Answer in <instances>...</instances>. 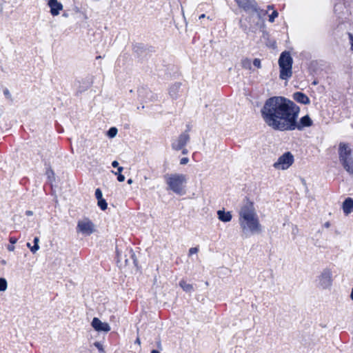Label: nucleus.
Here are the masks:
<instances>
[{"label":"nucleus","instance_id":"obj_27","mask_svg":"<svg viewBox=\"0 0 353 353\" xmlns=\"http://www.w3.org/2000/svg\"><path fill=\"white\" fill-rule=\"evenodd\" d=\"M94 345L101 352H103V345L100 342H94Z\"/></svg>","mask_w":353,"mask_h":353},{"label":"nucleus","instance_id":"obj_7","mask_svg":"<svg viewBox=\"0 0 353 353\" xmlns=\"http://www.w3.org/2000/svg\"><path fill=\"white\" fill-rule=\"evenodd\" d=\"M294 162V157L290 152H287L281 155L276 161L273 166L274 168L278 170H286L288 169Z\"/></svg>","mask_w":353,"mask_h":353},{"label":"nucleus","instance_id":"obj_37","mask_svg":"<svg viewBox=\"0 0 353 353\" xmlns=\"http://www.w3.org/2000/svg\"><path fill=\"white\" fill-rule=\"evenodd\" d=\"M8 250L10 252H12L14 251V246L13 245H8Z\"/></svg>","mask_w":353,"mask_h":353},{"label":"nucleus","instance_id":"obj_41","mask_svg":"<svg viewBox=\"0 0 353 353\" xmlns=\"http://www.w3.org/2000/svg\"><path fill=\"white\" fill-rule=\"evenodd\" d=\"M205 17V15L204 14H202L201 15L199 16V19H203Z\"/></svg>","mask_w":353,"mask_h":353},{"label":"nucleus","instance_id":"obj_15","mask_svg":"<svg viewBox=\"0 0 353 353\" xmlns=\"http://www.w3.org/2000/svg\"><path fill=\"white\" fill-rule=\"evenodd\" d=\"M217 215L219 219L223 222H229L232 218L230 212H225L224 210H218Z\"/></svg>","mask_w":353,"mask_h":353},{"label":"nucleus","instance_id":"obj_39","mask_svg":"<svg viewBox=\"0 0 353 353\" xmlns=\"http://www.w3.org/2000/svg\"><path fill=\"white\" fill-rule=\"evenodd\" d=\"M135 343L138 344L139 345H141V341H140V339L139 337L136 339Z\"/></svg>","mask_w":353,"mask_h":353},{"label":"nucleus","instance_id":"obj_24","mask_svg":"<svg viewBox=\"0 0 353 353\" xmlns=\"http://www.w3.org/2000/svg\"><path fill=\"white\" fill-rule=\"evenodd\" d=\"M279 15V13L276 10H274L272 13L269 16V21L272 23L274 21L275 18H276Z\"/></svg>","mask_w":353,"mask_h":353},{"label":"nucleus","instance_id":"obj_23","mask_svg":"<svg viewBox=\"0 0 353 353\" xmlns=\"http://www.w3.org/2000/svg\"><path fill=\"white\" fill-rule=\"evenodd\" d=\"M117 134V129L114 127L110 128V130L108 131V135L110 138L114 137Z\"/></svg>","mask_w":353,"mask_h":353},{"label":"nucleus","instance_id":"obj_5","mask_svg":"<svg viewBox=\"0 0 353 353\" xmlns=\"http://www.w3.org/2000/svg\"><path fill=\"white\" fill-rule=\"evenodd\" d=\"M293 59L289 52H283L279 59V65L280 68V78L288 80L292 75Z\"/></svg>","mask_w":353,"mask_h":353},{"label":"nucleus","instance_id":"obj_46","mask_svg":"<svg viewBox=\"0 0 353 353\" xmlns=\"http://www.w3.org/2000/svg\"><path fill=\"white\" fill-rule=\"evenodd\" d=\"M272 8H273L272 6H268V10H270V9H272Z\"/></svg>","mask_w":353,"mask_h":353},{"label":"nucleus","instance_id":"obj_17","mask_svg":"<svg viewBox=\"0 0 353 353\" xmlns=\"http://www.w3.org/2000/svg\"><path fill=\"white\" fill-rule=\"evenodd\" d=\"M179 286L186 292L190 293L194 290L193 285L186 283L184 280L179 282Z\"/></svg>","mask_w":353,"mask_h":353},{"label":"nucleus","instance_id":"obj_11","mask_svg":"<svg viewBox=\"0 0 353 353\" xmlns=\"http://www.w3.org/2000/svg\"><path fill=\"white\" fill-rule=\"evenodd\" d=\"M48 6L50 8V13L52 16H57L59 14L61 10H63V5L57 0H49Z\"/></svg>","mask_w":353,"mask_h":353},{"label":"nucleus","instance_id":"obj_9","mask_svg":"<svg viewBox=\"0 0 353 353\" xmlns=\"http://www.w3.org/2000/svg\"><path fill=\"white\" fill-rule=\"evenodd\" d=\"M190 140V136L188 133H182L179 137L173 141L172 147L175 150H180L187 144Z\"/></svg>","mask_w":353,"mask_h":353},{"label":"nucleus","instance_id":"obj_32","mask_svg":"<svg viewBox=\"0 0 353 353\" xmlns=\"http://www.w3.org/2000/svg\"><path fill=\"white\" fill-rule=\"evenodd\" d=\"M117 179L119 182H123L125 180V176L121 174H119L117 175Z\"/></svg>","mask_w":353,"mask_h":353},{"label":"nucleus","instance_id":"obj_13","mask_svg":"<svg viewBox=\"0 0 353 353\" xmlns=\"http://www.w3.org/2000/svg\"><path fill=\"white\" fill-rule=\"evenodd\" d=\"M293 99L298 103L307 105L310 103L309 97L304 93L296 92L293 94Z\"/></svg>","mask_w":353,"mask_h":353},{"label":"nucleus","instance_id":"obj_4","mask_svg":"<svg viewBox=\"0 0 353 353\" xmlns=\"http://www.w3.org/2000/svg\"><path fill=\"white\" fill-rule=\"evenodd\" d=\"M339 159L345 170L353 175V150L348 144L344 143L339 144Z\"/></svg>","mask_w":353,"mask_h":353},{"label":"nucleus","instance_id":"obj_16","mask_svg":"<svg viewBox=\"0 0 353 353\" xmlns=\"http://www.w3.org/2000/svg\"><path fill=\"white\" fill-rule=\"evenodd\" d=\"M180 88H181L180 83H174V85H172L170 87V88L169 90V94L172 98H173V99L177 98V97L179 95V90H180Z\"/></svg>","mask_w":353,"mask_h":353},{"label":"nucleus","instance_id":"obj_10","mask_svg":"<svg viewBox=\"0 0 353 353\" xmlns=\"http://www.w3.org/2000/svg\"><path fill=\"white\" fill-rule=\"evenodd\" d=\"M92 326L98 332H108L110 330V326L108 323L102 322L98 318L94 317L92 321Z\"/></svg>","mask_w":353,"mask_h":353},{"label":"nucleus","instance_id":"obj_29","mask_svg":"<svg viewBox=\"0 0 353 353\" xmlns=\"http://www.w3.org/2000/svg\"><path fill=\"white\" fill-rule=\"evenodd\" d=\"M198 252H199V249L197 248H191L189 250V254L190 255L194 254H196Z\"/></svg>","mask_w":353,"mask_h":353},{"label":"nucleus","instance_id":"obj_1","mask_svg":"<svg viewBox=\"0 0 353 353\" xmlns=\"http://www.w3.org/2000/svg\"><path fill=\"white\" fill-rule=\"evenodd\" d=\"M299 112L300 108L297 105L283 97H270L261 109V115L265 123L274 130L281 131H301L313 125L309 115L298 121Z\"/></svg>","mask_w":353,"mask_h":353},{"label":"nucleus","instance_id":"obj_22","mask_svg":"<svg viewBox=\"0 0 353 353\" xmlns=\"http://www.w3.org/2000/svg\"><path fill=\"white\" fill-rule=\"evenodd\" d=\"M97 205L102 210H105L108 208V203L104 199L98 200Z\"/></svg>","mask_w":353,"mask_h":353},{"label":"nucleus","instance_id":"obj_42","mask_svg":"<svg viewBox=\"0 0 353 353\" xmlns=\"http://www.w3.org/2000/svg\"><path fill=\"white\" fill-rule=\"evenodd\" d=\"M350 298L353 301V288L352 289V292H351V294H350Z\"/></svg>","mask_w":353,"mask_h":353},{"label":"nucleus","instance_id":"obj_45","mask_svg":"<svg viewBox=\"0 0 353 353\" xmlns=\"http://www.w3.org/2000/svg\"><path fill=\"white\" fill-rule=\"evenodd\" d=\"M187 153V150L186 149H183V154H186Z\"/></svg>","mask_w":353,"mask_h":353},{"label":"nucleus","instance_id":"obj_8","mask_svg":"<svg viewBox=\"0 0 353 353\" xmlns=\"http://www.w3.org/2000/svg\"><path fill=\"white\" fill-rule=\"evenodd\" d=\"M332 284V272L328 269H325L318 277V286L322 289H327Z\"/></svg>","mask_w":353,"mask_h":353},{"label":"nucleus","instance_id":"obj_31","mask_svg":"<svg viewBox=\"0 0 353 353\" xmlns=\"http://www.w3.org/2000/svg\"><path fill=\"white\" fill-rule=\"evenodd\" d=\"M188 161H189L188 158H187V157H184V158H182V159H181V161H180V163H181V165H185V164L188 163Z\"/></svg>","mask_w":353,"mask_h":353},{"label":"nucleus","instance_id":"obj_35","mask_svg":"<svg viewBox=\"0 0 353 353\" xmlns=\"http://www.w3.org/2000/svg\"><path fill=\"white\" fill-rule=\"evenodd\" d=\"M46 173H47V174H48L49 178L51 177V175L52 176L54 175V172H53V171L52 170H48Z\"/></svg>","mask_w":353,"mask_h":353},{"label":"nucleus","instance_id":"obj_18","mask_svg":"<svg viewBox=\"0 0 353 353\" xmlns=\"http://www.w3.org/2000/svg\"><path fill=\"white\" fill-rule=\"evenodd\" d=\"M254 7V8H252L250 12H255L259 19L263 18L267 14L268 11L258 8L256 3H255Z\"/></svg>","mask_w":353,"mask_h":353},{"label":"nucleus","instance_id":"obj_28","mask_svg":"<svg viewBox=\"0 0 353 353\" xmlns=\"http://www.w3.org/2000/svg\"><path fill=\"white\" fill-rule=\"evenodd\" d=\"M3 94H4L5 97H6L7 99H10V100H12V97H11V94H10V92H9L8 89L5 88V89L3 90Z\"/></svg>","mask_w":353,"mask_h":353},{"label":"nucleus","instance_id":"obj_38","mask_svg":"<svg viewBox=\"0 0 353 353\" xmlns=\"http://www.w3.org/2000/svg\"><path fill=\"white\" fill-rule=\"evenodd\" d=\"M26 214L27 216H32V215L33 214V212H32V211H30V210H27V211L26 212Z\"/></svg>","mask_w":353,"mask_h":353},{"label":"nucleus","instance_id":"obj_43","mask_svg":"<svg viewBox=\"0 0 353 353\" xmlns=\"http://www.w3.org/2000/svg\"><path fill=\"white\" fill-rule=\"evenodd\" d=\"M151 353H160V352L156 350H152Z\"/></svg>","mask_w":353,"mask_h":353},{"label":"nucleus","instance_id":"obj_33","mask_svg":"<svg viewBox=\"0 0 353 353\" xmlns=\"http://www.w3.org/2000/svg\"><path fill=\"white\" fill-rule=\"evenodd\" d=\"M9 241L12 244H15L17 242V239L14 237H10Z\"/></svg>","mask_w":353,"mask_h":353},{"label":"nucleus","instance_id":"obj_12","mask_svg":"<svg viewBox=\"0 0 353 353\" xmlns=\"http://www.w3.org/2000/svg\"><path fill=\"white\" fill-rule=\"evenodd\" d=\"M238 6L243 8L245 11L250 12L252 8H254L255 0H234Z\"/></svg>","mask_w":353,"mask_h":353},{"label":"nucleus","instance_id":"obj_2","mask_svg":"<svg viewBox=\"0 0 353 353\" xmlns=\"http://www.w3.org/2000/svg\"><path fill=\"white\" fill-rule=\"evenodd\" d=\"M239 223L245 237L260 234L263 231L254 203L246 200L239 211Z\"/></svg>","mask_w":353,"mask_h":353},{"label":"nucleus","instance_id":"obj_20","mask_svg":"<svg viewBox=\"0 0 353 353\" xmlns=\"http://www.w3.org/2000/svg\"><path fill=\"white\" fill-rule=\"evenodd\" d=\"M39 237H35L34 239V245L31 248V252L32 253H36L39 250Z\"/></svg>","mask_w":353,"mask_h":353},{"label":"nucleus","instance_id":"obj_14","mask_svg":"<svg viewBox=\"0 0 353 353\" xmlns=\"http://www.w3.org/2000/svg\"><path fill=\"white\" fill-rule=\"evenodd\" d=\"M353 210V199L351 198H347L343 203V212L347 215L352 212Z\"/></svg>","mask_w":353,"mask_h":353},{"label":"nucleus","instance_id":"obj_21","mask_svg":"<svg viewBox=\"0 0 353 353\" xmlns=\"http://www.w3.org/2000/svg\"><path fill=\"white\" fill-rule=\"evenodd\" d=\"M8 283L6 279L0 278V292H4L7 290Z\"/></svg>","mask_w":353,"mask_h":353},{"label":"nucleus","instance_id":"obj_3","mask_svg":"<svg viewBox=\"0 0 353 353\" xmlns=\"http://www.w3.org/2000/svg\"><path fill=\"white\" fill-rule=\"evenodd\" d=\"M163 177L169 190L178 195H183L185 193V187L187 183V177L185 174H166Z\"/></svg>","mask_w":353,"mask_h":353},{"label":"nucleus","instance_id":"obj_26","mask_svg":"<svg viewBox=\"0 0 353 353\" xmlns=\"http://www.w3.org/2000/svg\"><path fill=\"white\" fill-rule=\"evenodd\" d=\"M253 65H254V66L256 67L257 68H261V60L259 59H254L253 61Z\"/></svg>","mask_w":353,"mask_h":353},{"label":"nucleus","instance_id":"obj_36","mask_svg":"<svg viewBox=\"0 0 353 353\" xmlns=\"http://www.w3.org/2000/svg\"><path fill=\"white\" fill-rule=\"evenodd\" d=\"M350 39L351 43V49L353 50V36L350 34Z\"/></svg>","mask_w":353,"mask_h":353},{"label":"nucleus","instance_id":"obj_6","mask_svg":"<svg viewBox=\"0 0 353 353\" xmlns=\"http://www.w3.org/2000/svg\"><path fill=\"white\" fill-rule=\"evenodd\" d=\"M77 231L85 236H89L95 231V226L92 221L88 218H84L78 221Z\"/></svg>","mask_w":353,"mask_h":353},{"label":"nucleus","instance_id":"obj_34","mask_svg":"<svg viewBox=\"0 0 353 353\" xmlns=\"http://www.w3.org/2000/svg\"><path fill=\"white\" fill-rule=\"evenodd\" d=\"M112 167H114V168H118V167H119V163H118V161H112Z\"/></svg>","mask_w":353,"mask_h":353},{"label":"nucleus","instance_id":"obj_30","mask_svg":"<svg viewBox=\"0 0 353 353\" xmlns=\"http://www.w3.org/2000/svg\"><path fill=\"white\" fill-rule=\"evenodd\" d=\"M123 170V167H118L117 168V172L112 171V173H114L115 175H118L119 174H121V172Z\"/></svg>","mask_w":353,"mask_h":353},{"label":"nucleus","instance_id":"obj_44","mask_svg":"<svg viewBox=\"0 0 353 353\" xmlns=\"http://www.w3.org/2000/svg\"><path fill=\"white\" fill-rule=\"evenodd\" d=\"M27 247L29 248L30 250H31V248L32 246H31L30 243H27Z\"/></svg>","mask_w":353,"mask_h":353},{"label":"nucleus","instance_id":"obj_25","mask_svg":"<svg viewBox=\"0 0 353 353\" xmlns=\"http://www.w3.org/2000/svg\"><path fill=\"white\" fill-rule=\"evenodd\" d=\"M95 196L98 200L103 199V194L101 190L99 188H97L95 191Z\"/></svg>","mask_w":353,"mask_h":353},{"label":"nucleus","instance_id":"obj_19","mask_svg":"<svg viewBox=\"0 0 353 353\" xmlns=\"http://www.w3.org/2000/svg\"><path fill=\"white\" fill-rule=\"evenodd\" d=\"M241 66L247 70L252 69V61L248 58H244L241 61Z\"/></svg>","mask_w":353,"mask_h":353},{"label":"nucleus","instance_id":"obj_40","mask_svg":"<svg viewBox=\"0 0 353 353\" xmlns=\"http://www.w3.org/2000/svg\"><path fill=\"white\" fill-rule=\"evenodd\" d=\"M132 183H133V180H132V179H129L128 180V184H132Z\"/></svg>","mask_w":353,"mask_h":353}]
</instances>
